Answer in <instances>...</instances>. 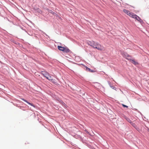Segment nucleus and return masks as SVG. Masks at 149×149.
Here are the masks:
<instances>
[{
  "label": "nucleus",
  "mask_w": 149,
  "mask_h": 149,
  "mask_svg": "<svg viewBox=\"0 0 149 149\" xmlns=\"http://www.w3.org/2000/svg\"><path fill=\"white\" fill-rule=\"evenodd\" d=\"M87 44L94 49H96L100 51L104 50V47L99 43L94 41H88L87 42Z\"/></svg>",
  "instance_id": "nucleus-1"
},
{
  "label": "nucleus",
  "mask_w": 149,
  "mask_h": 149,
  "mask_svg": "<svg viewBox=\"0 0 149 149\" xmlns=\"http://www.w3.org/2000/svg\"><path fill=\"white\" fill-rule=\"evenodd\" d=\"M135 16L134 17V18L136 19V20L139 21L140 22H142V20L139 16H138L136 15H135Z\"/></svg>",
  "instance_id": "nucleus-2"
},
{
  "label": "nucleus",
  "mask_w": 149,
  "mask_h": 149,
  "mask_svg": "<svg viewBox=\"0 0 149 149\" xmlns=\"http://www.w3.org/2000/svg\"><path fill=\"white\" fill-rule=\"evenodd\" d=\"M50 13H52V14L53 15H54V14H56L55 13L53 12V11H51V12H50Z\"/></svg>",
  "instance_id": "nucleus-16"
},
{
  "label": "nucleus",
  "mask_w": 149,
  "mask_h": 149,
  "mask_svg": "<svg viewBox=\"0 0 149 149\" xmlns=\"http://www.w3.org/2000/svg\"><path fill=\"white\" fill-rule=\"evenodd\" d=\"M47 79L49 80H51L52 81L54 82V80L52 79V77L49 75V76H47V77L46 78Z\"/></svg>",
  "instance_id": "nucleus-9"
},
{
  "label": "nucleus",
  "mask_w": 149,
  "mask_h": 149,
  "mask_svg": "<svg viewBox=\"0 0 149 149\" xmlns=\"http://www.w3.org/2000/svg\"><path fill=\"white\" fill-rule=\"evenodd\" d=\"M123 107H126V108H128V107L126 105H124V104H123Z\"/></svg>",
  "instance_id": "nucleus-15"
},
{
  "label": "nucleus",
  "mask_w": 149,
  "mask_h": 149,
  "mask_svg": "<svg viewBox=\"0 0 149 149\" xmlns=\"http://www.w3.org/2000/svg\"><path fill=\"white\" fill-rule=\"evenodd\" d=\"M136 14L133 13H131L130 12L129 13L128 15L130 17H132V18H134V17H135Z\"/></svg>",
  "instance_id": "nucleus-5"
},
{
  "label": "nucleus",
  "mask_w": 149,
  "mask_h": 149,
  "mask_svg": "<svg viewBox=\"0 0 149 149\" xmlns=\"http://www.w3.org/2000/svg\"><path fill=\"white\" fill-rule=\"evenodd\" d=\"M126 119L130 123H131L132 122L131 121V120L128 118H126Z\"/></svg>",
  "instance_id": "nucleus-12"
},
{
  "label": "nucleus",
  "mask_w": 149,
  "mask_h": 149,
  "mask_svg": "<svg viewBox=\"0 0 149 149\" xmlns=\"http://www.w3.org/2000/svg\"><path fill=\"white\" fill-rule=\"evenodd\" d=\"M132 126H133L134 127H135V128H136V124H135V123H133L132 122L131 123H130Z\"/></svg>",
  "instance_id": "nucleus-11"
},
{
  "label": "nucleus",
  "mask_w": 149,
  "mask_h": 149,
  "mask_svg": "<svg viewBox=\"0 0 149 149\" xmlns=\"http://www.w3.org/2000/svg\"><path fill=\"white\" fill-rule=\"evenodd\" d=\"M42 74V75L45 76L46 78H47V76H49V74L46 72H43Z\"/></svg>",
  "instance_id": "nucleus-4"
},
{
  "label": "nucleus",
  "mask_w": 149,
  "mask_h": 149,
  "mask_svg": "<svg viewBox=\"0 0 149 149\" xmlns=\"http://www.w3.org/2000/svg\"><path fill=\"white\" fill-rule=\"evenodd\" d=\"M86 68L87 70H88V71H89L90 72H94V71L93 70H91L90 68L88 67H86Z\"/></svg>",
  "instance_id": "nucleus-10"
},
{
  "label": "nucleus",
  "mask_w": 149,
  "mask_h": 149,
  "mask_svg": "<svg viewBox=\"0 0 149 149\" xmlns=\"http://www.w3.org/2000/svg\"><path fill=\"white\" fill-rule=\"evenodd\" d=\"M132 61V63H134L135 64H136L137 63L135 61H134L133 60Z\"/></svg>",
  "instance_id": "nucleus-14"
},
{
  "label": "nucleus",
  "mask_w": 149,
  "mask_h": 149,
  "mask_svg": "<svg viewBox=\"0 0 149 149\" xmlns=\"http://www.w3.org/2000/svg\"><path fill=\"white\" fill-rule=\"evenodd\" d=\"M22 100H23V101H24V102H26V103H27L28 104H29L31 105V106H33V107H35V106L32 104H31V103L29 102H27L26 100L24 99L23 98H22L21 99Z\"/></svg>",
  "instance_id": "nucleus-7"
},
{
  "label": "nucleus",
  "mask_w": 149,
  "mask_h": 149,
  "mask_svg": "<svg viewBox=\"0 0 149 149\" xmlns=\"http://www.w3.org/2000/svg\"><path fill=\"white\" fill-rule=\"evenodd\" d=\"M60 103L62 104L63 105L65 106H66V104H65L63 102V101H61L60 102Z\"/></svg>",
  "instance_id": "nucleus-13"
},
{
  "label": "nucleus",
  "mask_w": 149,
  "mask_h": 149,
  "mask_svg": "<svg viewBox=\"0 0 149 149\" xmlns=\"http://www.w3.org/2000/svg\"><path fill=\"white\" fill-rule=\"evenodd\" d=\"M57 47L58 49L60 51H63L64 50V47H62L60 46H58Z\"/></svg>",
  "instance_id": "nucleus-6"
},
{
  "label": "nucleus",
  "mask_w": 149,
  "mask_h": 149,
  "mask_svg": "<svg viewBox=\"0 0 149 149\" xmlns=\"http://www.w3.org/2000/svg\"><path fill=\"white\" fill-rule=\"evenodd\" d=\"M123 11L124 13L126 14L127 15H128L129 13L130 12V11L126 9H124Z\"/></svg>",
  "instance_id": "nucleus-8"
},
{
  "label": "nucleus",
  "mask_w": 149,
  "mask_h": 149,
  "mask_svg": "<svg viewBox=\"0 0 149 149\" xmlns=\"http://www.w3.org/2000/svg\"><path fill=\"white\" fill-rule=\"evenodd\" d=\"M63 52L66 53H69L70 52V50L67 47H64Z\"/></svg>",
  "instance_id": "nucleus-3"
},
{
  "label": "nucleus",
  "mask_w": 149,
  "mask_h": 149,
  "mask_svg": "<svg viewBox=\"0 0 149 149\" xmlns=\"http://www.w3.org/2000/svg\"><path fill=\"white\" fill-rule=\"evenodd\" d=\"M148 131L149 132V129L148 130Z\"/></svg>",
  "instance_id": "nucleus-18"
},
{
  "label": "nucleus",
  "mask_w": 149,
  "mask_h": 149,
  "mask_svg": "<svg viewBox=\"0 0 149 149\" xmlns=\"http://www.w3.org/2000/svg\"><path fill=\"white\" fill-rule=\"evenodd\" d=\"M87 132V133H88V134H89V135L90 134V133L88 132V131H87L86 130H85Z\"/></svg>",
  "instance_id": "nucleus-17"
}]
</instances>
